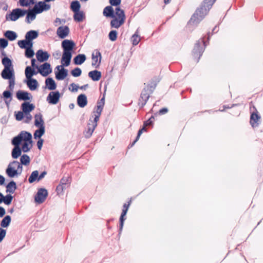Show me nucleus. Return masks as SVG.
<instances>
[{
    "label": "nucleus",
    "mask_w": 263,
    "mask_h": 263,
    "mask_svg": "<svg viewBox=\"0 0 263 263\" xmlns=\"http://www.w3.org/2000/svg\"><path fill=\"white\" fill-rule=\"evenodd\" d=\"M216 0H203L201 6L198 8L190 20L191 23H199L208 13Z\"/></svg>",
    "instance_id": "1"
},
{
    "label": "nucleus",
    "mask_w": 263,
    "mask_h": 263,
    "mask_svg": "<svg viewBox=\"0 0 263 263\" xmlns=\"http://www.w3.org/2000/svg\"><path fill=\"white\" fill-rule=\"evenodd\" d=\"M160 79L158 77H154L145 85L138 100V104L139 106L143 107L146 104L150 95L153 93Z\"/></svg>",
    "instance_id": "2"
},
{
    "label": "nucleus",
    "mask_w": 263,
    "mask_h": 263,
    "mask_svg": "<svg viewBox=\"0 0 263 263\" xmlns=\"http://www.w3.org/2000/svg\"><path fill=\"white\" fill-rule=\"evenodd\" d=\"M61 46L63 50L61 62H64L63 65L67 67L70 63L72 51L75 46V44L72 40H65L62 41Z\"/></svg>",
    "instance_id": "3"
},
{
    "label": "nucleus",
    "mask_w": 263,
    "mask_h": 263,
    "mask_svg": "<svg viewBox=\"0 0 263 263\" xmlns=\"http://www.w3.org/2000/svg\"><path fill=\"white\" fill-rule=\"evenodd\" d=\"M206 44L204 38H202L201 41H198L194 45L192 51V56L193 59L198 62L204 52Z\"/></svg>",
    "instance_id": "4"
},
{
    "label": "nucleus",
    "mask_w": 263,
    "mask_h": 263,
    "mask_svg": "<svg viewBox=\"0 0 263 263\" xmlns=\"http://www.w3.org/2000/svg\"><path fill=\"white\" fill-rule=\"evenodd\" d=\"M32 137V135L30 133L26 131H22L17 136L12 139L11 143L14 147H20L22 141H31Z\"/></svg>",
    "instance_id": "5"
},
{
    "label": "nucleus",
    "mask_w": 263,
    "mask_h": 263,
    "mask_svg": "<svg viewBox=\"0 0 263 263\" xmlns=\"http://www.w3.org/2000/svg\"><path fill=\"white\" fill-rule=\"evenodd\" d=\"M27 13V10H23L20 8L13 9L12 12L6 15V20H11L15 21L21 17H23Z\"/></svg>",
    "instance_id": "6"
},
{
    "label": "nucleus",
    "mask_w": 263,
    "mask_h": 263,
    "mask_svg": "<svg viewBox=\"0 0 263 263\" xmlns=\"http://www.w3.org/2000/svg\"><path fill=\"white\" fill-rule=\"evenodd\" d=\"M99 120H95V118L93 119V120H91V118L89 119L88 123L87 125V128L86 130L84 132V135L85 138H90L95 129L97 126V122Z\"/></svg>",
    "instance_id": "7"
},
{
    "label": "nucleus",
    "mask_w": 263,
    "mask_h": 263,
    "mask_svg": "<svg viewBox=\"0 0 263 263\" xmlns=\"http://www.w3.org/2000/svg\"><path fill=\"white\" fill-rule=\"evenodd\" d=\"M125 18L124 10L116 7V28H119L124 23Z\"/></svg>",
    "instance_id": "8"
},
{
    "label": "nucleus",
    "mask_w": 263,
    "mask_h": 263,
    "mask_svg": "<svg viewBox=\"0 0 263 263\" xmlns=\"http://www.w3.org/2000/svg\"><path fill=\"white\" fill-rule=\"evenodd\" d=\"M48 196L47 190L44 188L38 190L36 195L35 196V201L37 203L44 202Z\"/></svg>",
    "instance_id": "9"
},
{
    "label": "nucleus",
    "mask_w": 263,
    "mask_h": 263,
    "mask_svg": "<svg viewBox=\"0 0 263 263\" xmlns=\"http://www.w3.org/2000/svg\"><path fill=\"white\" fill-rule=\"evenodd\" d=\"M103 14L106 17L114 18L111 21L110 25L112 27H115V14L111 6H106L103 10Z\"/></svg>",
    "instance_id": "10"
},
{
    "label": "nucleus",
    "mask_w": 263,
    "mask_h": 263,
    "mask_svg": "<svg viewBox=\"0 0 263 263\" xmlns=\"http://www.w3.org/2000/svg\"><path fill=\"white\" fill-rule=\"evenodd\" d=\"M105 104V95L97 102L96 110L93 111L95 120H99Z\"/></svg>",
    "instance_id": "11"
},
{
    "label": "nucleus",
    "mask_w": 263,
    "mask_h": 263,
    "mask_svg": "<svg viewBox=\"0 0 263 263\" xmlns=\"http://www.w3.org/2000/svg\"><path fill=\"white\" fill-rule=\"evenodd\" d=\"M101 58L100 52L97 49L94 50L92 53V66L96 68H99L101 63Z\"/></svg>",
    "instance_id": "12"
},
{
    "label": "nucleus",
    "mask_w": 263,
    "mask_h": 263,
    "mask_svg": "<svg viewBox=\"0 0 263 263\" xmlns=\"http://www.w3.org/2000/svg\"><path fill=\"white\" fill-rule=\"evenodd\" d=\"M50 9V5L47 4L44 2H39L35 4L33 9L37 14L41 13L44 11H47Z\"/></svg>",
    "instance_id": "13"
},
{
    "label": "nucleus",
    "mask_w": 263,
    "mask_h": 263,
    "mask_svg": "<svg viewBox=\"0 0 263 263\" xmlns=\"http://www.w3.org/2000/svg\"><path fill=\"white\" fill-rule=\"evenodd\" d=\"M38 72L43 77L47 76L52 72L50 64L47 62L43 64L39 67Z\"/></svg>",
    "instance_id": "14"
},
{
    "label": "nucleus",
    "mask_w": 263,
    "mask_h": 263,
    "mask_svg": "<svg viewBox=\"0 0 263 263\" xmlns=\"http://www.w3.org/2000/svg\"><path fill=\"white\" fill-rule=\"evenodd\" d=\"M60 97V93L58 91H51L49 93L47 101L50 104H56L58 102Z\"/></svg>",
    "instance_id": "15"
},
{
    "label": "nucleus",
    "mask_w": 263,
    "mask_h": 263,
    "mask_svg": "<svg viewBox=\"0 0 263 263\" xmlns=\"http://www.w3.org/2000/svg\"><path fill=\"white\" fill-rule=\"evenodd\" d=\"M255 112L251 114L250 123L253 127H257L258 125V122L260 119V116L258 115L257 109L254 107Z\"/></svg>",
    "instance_id": "16"
},
{
    "label": "nucleus",
    "mask_w": 263,
    "mask_h": 263,
    "mask_svg": "<svg viewBox=\"0 0 263 263\" xmlns=\"http://www.w3.org/2000/svg\"><path fill=\"white\" fill-rule=\"evenodd\" d=\"M130 203H131V200H129L127 203H125L123 206L122 212V213H121V216L120 218V225L121 229H122L124 221L126 219V218L125 217L126 215L127 212L128 208L130 205Z\"/></svg>",
    "instance_id": "17"
},
{
    "label": "nucleus",
    "mask_w": 263,
    "mask_h": 263,
    "mask_svg": "<svg viewBox=\"0 0 263 263\" xmlns=\"http://www.w3.org/2000/svg\"><path fill=\"white\" fill-rule=\"evenodd\" d=\"M37 60L40 62H44L48 60L50 54L47 51H43L42 49H39L36 53Z\"/></svg>",
    "instance_id": "18"
},
{
    "label": "nucleus",
    "mask_w": 263,
    "mask_h": 263,
    "mask_svg": "<svg viewBox=\"0 0 263 263\" xmlns=\"http://www.w3.org/2000/svg\"><path fill=\"white\" fill-rule=\"evenodd\" d=\"M16 98L19 100L28 101L32 99V96L27 91L18 90L16 93Z\"/></svg>",
    "instance_id": "19"
},
{
    "label": "nucleus",
    "mask_w": 263,
    "mask_h": 263,
    "mask_svg": "<svg viewBox=\"0 0 263 263\" xmlns=\"http://www.w3.org/2000/svg\"><path fill=\"white\" fill-rule=\"evenodd\" d=\"M69 33V29L68 26H60L57 29V34L61 39L66 37Z\"/></svg>",
    "instance_id": "20"
},
{
    "label": "nucleus",
    "mask_w": 263,
    "mask_h": 263,
    "mask_svg": "<svg viewBox=\"0 0 263 263\" xmlns=\"http://www.w3.org/2000/svg\"><path fill=\"white\" fill-rule=\"evenodd\" d=\"M2 77L4 79H10L14 78L13 67L11 68H4L1 73Z\"/></svg>",
    "instance_id": "21"
},
{
    "label": "nucleus",
    "mask_w": 263,
    "mask_h": 263,
    "mask_svg": "<svg viewBox=\"0 0 263 263\" xmlns=\"http://www.w3.org/2000/svg\"><path fill=\"white\" fill-rule=\"evenodd\" d=\"M34 108L35 106L28 102H24L21 105V108L24 114L30 113Z\"/></svg>",
    "instance_id": "22"
},
{
    "label": "nucleus",
    "mask_w": 263,
    "mask_h": 263,
    "mask_svg": "<svg viewBox=\"0 0 263 263\" xmlns=\"http://www.w3.org/2000/svg\"><path fill=\"white\" fill-rule=\"evenodd\" d=\"M12 94L10 91L5 90L3 93V97L4 99L5 102L7 106H9L10 102L11 101ZM2 99V96H0V102Z\"/></svg>",
    "instance_id": "23"
},
{
    "label": "nucleus",
    "mask_w": 263,
    "mask_h": 263,
    "mask_svg": "<svg viewBox=\"0 0 263 263\" xmlns=\"http://www.w3.org/2000/svg\"><path fill=\"white\" fill-rule=\"evenodd\" d=\"M34 125L37 127H45L43 116L41 113L36 114L34 116Z\"/></svg>",
    "instance_id": "24"
},
{
    "label": "nucleus",
    "mask_w": 263,
    "mask_h": 263,
    "mask_svg": "<svg viewBox=\"0 0 263 263\" xmlns=\"http://www.w3.org/2000/svg\"><path fill=\"white\" fill-rule=\"evenodd\" d=\"M39 32L35 30H30L28 31L25 35V39L29 42L32 43V41L37 37Z\"/></svg>",
    "instance_id": "25"
},
{
    "label": "nucleus",
    "mask_w": 263,
    "mask_h": 263,
    "mask_svg": "<svg viewBox=\"0 0 263 263\" xmlns=\"http://www.w3.org/2000/svg\"><path fill=\"white\" fill-rule=\"evenodd\" d=\"M77 104L82 108L84 107L87 104V99L85 95L81 94L77 98Z\"/></svg>",
    "instance_id": "26"
},
{
    "label": "nucleus",
    "mask_w": 263,
    "mask_h": 263,
    "mask_svg": "<svg viewBox=\"0 0 263 263\" xmlns=\"http://www.w3.org/2000/svg\"><path fill=\"white\" fill-rule=\"evenodd\" d=\"M55 78L58 80L64 79L68 75V70L64 68H61L60 71L55 72Z\"/></svg>",
    "instance_id": "27"
},
{
    "label": "nucleus",
    "mask_w": 263,
    "mask_h": 263,
    "mask_svg": "<svg viewBox=\"0 0 263 263\" xmlns=\"http://www.w3.org/2000/svg\"><path fill=\"white\" fill-rule=\"evenodd\" d=\"M27 16L26 17L25 21L28 24H30L31 21L35 18L36 14H37L33 9H29L27 11Z\"/></svg>",
    "instance_id": "28"
},
{
    "label": "nucleus",
    "mask_w": 263,
    "mask_h": 263,
    "mask_svg": "<svg viewBox=\"0 0 263 263\" xmlns=\"http://www.w3.org/2000/svg\"><path fill=\"white\" fill-rule=\"evenodd\" d=\"M88 77L93 81H98L101 78V72L97 70H92L88 73Z\"/></svg>",
    "instance_id": "29"
},
{
    "label": "nucleus",
    "mask_w": 263,
    "mask_h": 263,
    "mask_svg": "<svg viewBox=\"0 0 263 263\" xmlns=\"http://www.w3.org/2000/svg\"><path fill=\"white\" fill-rule=\"evenodd\" d=\"M25 82L31 90H35L38 86V82L34 79H28Z\"/></svg>",
    "instance_id": "30"
},
{
    "label": "nucleus",
    "mask_w": 263,
    "mask_h": 263,
    "mask_svg": "<svg viewBox=\"0 0 263 263\" xmlns=\"http://www.w3.org/2000/svg\"><path fill=\"white\" fill-rule=\"evenodd\" d=\"M6 172L7 175L10 178L14 177L15 176L20 174H19V170L14 169V168H11V166H8L6 170Z\"/></svg>",
    "instance_id": "31"
},
{
    "label": "nucleus",
    "mask_w": 263,
    "mask_h": 263,
    "mask_svg": "<svg viewBox=\"0 0 263 263\" xmlns=\"http://www.w3.org/2000/svg\"><path fill=\"white\" fill-rule=\"evenodd\" d=\"M86 55L84 54H79L73 59V63L75 65H81L86 60Z\"/></svg>",
    "instance_id": "32"
},
{
    "label": "nucleus",
    "mask_w": 263,
    "mask_h": 263,
    "mask_svg": "<svg viewBox=\"0 0 263 263\" xmlns=\"http://www.w3.org/2000/svg\"><path fill=\"white\" fill-rule=\"evenodd\" d=\"M45 84L48 89L51 90H54L56 88L57 85L55 81L51 78H48L45 81Z\"/></svg>",
    "instance_id": "33"
},
{
    "label": "nucleus",
    "mask_w": 263,
    "mask_h": 263,
    "mask_svg": "<svg viewBox=\"0 0 263 263\" xmlns=\"http://www.w3.org/2000/svg\"><path fill=\"white\" fill-rule=\"evenodd\" d=\"M32 43L29 42L26 39L25 40H20L18 42V45L22 49H26L27 48H28V47H32Z\"/></svg>",
    "instance_id": "34"
},
{
    "label": "nucleus",
    "mask_w": 263,
    "mask_h": 263,
    "mask_svg": "<svg viewBox=\"0 0 263 263\" xmlns=\"http://www.w3.org/2000/svg\"><path fill=\"white\" fill-rule=\"evenodd\" d=\"M4 35L10 41L15 40L17 37L16 33L11 30L6 31L4 33Z\"/></svg>",
    "instance_id": "35"
},
{
    "label": "nucleus",
    "mask_w": 263,
    "mask_h": 263,
    "mask_svg": "<svg viewBox=\"0 0 263 263\" xmlns=\"http://www.w3.org/2000/svg\"><path fill=\"white\" fill-rule=\"evenodd\" d=\"M32 140L31 139V141H24V142L23 143L21 149L24 153H26L29 152L31 148H32Z\"/></svg>",
    "instance_id": "36"
},
{
    "label": "nucleus",
    "mask_w": 263,
    "mask_h": 263,
    "mask_svg": "<svg viewBox=\"0 0 263 263\" xmlns=\"http://www.w3.org/2000/svg\"><path fill=\"white\" fill-rule=\"evenodd\" d=\"M16 189V183L13 181H11L7 185H6V192L13 193L15 190Z\"/></svg>",
    "instance_id": "37"
},
{
    "label": "nucleus",
    "mask_w": 263,
    "mask_h": 263,
    "mask_svg": "<svg viewBox=\"0 0 263 263\" xmlns=\"http://www.w3.org/2000/svg\"><path fill=\"white\" fill-rule=\"evenodd\" d=\"M33 134L34 139H41V137L45 134V127H38Z\"/></svg>",
    "instance_id": "38"
},
{
    "label": "nucleus",
    "mask_w": 263,
    "mask_h": 263,
    "mask_svg": "<svg viewBox=\"0 0 263 263\" xmlns=\"http://www.w3.org/2000/svg\"><path fill=\"white\" fill-rule=\"evenodd\" d=\"M22 151L20 147H14L11 153L12 157L14 159L18 158L21 155Z\"/></svg>",
    "instance_id": "39"
},
{
    "label": "nucleus",
    "mask_w": 263,
    "mask_h": 263,
    "mask_svg": "<svg viewBox=\"0 0 263 263\" xmlns=\"http://www.w3.org/2000/svg\"><path fill=\"white\" fill-rule=\"evenodd\" d=\"M130 41L134 46L137 45L140 41V37L139 35V31L138 30L132 36Z\"/></svg>",
    "instance_id": "40"
},
{
    "label": "nucleus",
    "mask_w": 263,
    "mask_h": 263,
    "mask_svg": "<svg viewBox=\"0 0 263 263\" xmlns=\"http://www.w3.org/2000/svg\"><path fill=\"white\" fill-rule=\"evenodd\" d=\"M80 7L81 5L78 1H74L71 2L70 9L73 12H77L80 11Z\"/></svg>",
    "instance_id": "41"
},
{
    "label": "nucleus",
    "mask_w": 263,
    "mask_h": 263,
    "mask_svg": "<svg viewBox=\"0 0 263 263\" xmlns=\"http://www.w3.org/2000/svg\"><path fill=\"white\" fill-rule=\"evenodd\" d=\"M71 183L70 178L67 176H64L60 180V183L64 186L65 187L68 188Z\"/></svg>",
    "instance_id": "42"
},
{
    "label": "nucleus",
    "mask_w": 263,
    "mask_h": 263,
    "mask_svg": "<svg viewBox=\"0 0 263 263\" xmlns=\"http://www.w3.org/2000/svg\"><path fill=\"white\" fill-rule=\"evenodd\" d=\"M11 217L9 215L6 216L2 220L1 226L3 228H7L11 222Z\"/></svg>",
    "instance_id": "43"
},
{
    "label": "nucleus",
    "mask_w": 263,
    "mask_h": 263,
    "mask_svg": "<svg viewBox=\"0 0 263 263\" xmlns=\"http://www.w3.org/2000/svg\"><path fill=\"white\" fill-rule=\"evenodd\" d=\"M2 64L4 66V68H11L12 67L11 60L7 57L3 58Z\"/></svg>",
    "instance_id": "44"
},
{
    "label": "nucleus",
    "mask_w": 263,
    "mask_h": 263,
    "mask_svg": "<svg viewBox=\"0 0 263 263\" xmlns=\"http://www.w3.org/2000/svg\"><path fill=\"white\" fill-rule=\"evenodd\" d=\"M8 166H11V168H14V169L19 170V174H21L23 170V167L18 161H13L11 163H10Z\"/></svg>",
    "instance_id": "45"
},
{
    "label": "nucleus",
    "mask_w": 263,
    "mask_h": 263,
    "mask_svg": "<svg viewBox=\"0 0 263 263\" xmlns=\"http://www.w3.org/2000/svg\"><path fill=\"white\" fill-rule=\"evenodd\" d=\"M74 14L73 15L74 20L80 22H82L84 18V14L83 11H79L77 12H74Z\"/></svg>",
    "instance_id": "46"
},
{
    "label": "nucleus",
    "mask_w": 263,
    "mask_h": 263,
    "mask_svg": "<svg viewBox=\"0 0 263 263\" xmlns=\"http://www.w3.org/2000/svg\"><path fill=\"white\" fill-rule=\"evenodd\" d=\"M146 128H147V127L145 126V125L143 124L142 128L138 131V135H137V136L136 139L131 144V145H130L131 147H132L138 141L141 135L143 133V132L147 131Z\"/></svg>",
    "instance_id": "47"
},
{
    "label": "nucleus",
    "mask_w": 263,
    "mask_h": 263,
    "mask_svg": "<svg viewBox=\"0 0 263 263\" xmlns=\"http://www.w3.org/2000/svg\"><path fill=\"white\" fill-rule=\"evenodd\" d=\"M39 172L37 171H34L32 172L30 176L29 177L28 181L30 183H32L34 182L38 178Z\"/></svg>",
    "instance_id": "48"
},
{
    "label": "nucleus",
    "mask_w": 263,
    "mask_h": 263,
    "mask_svg": "<svg viewBox=\"0 0 263 263\" xmlns=\"http://www.w3.org/2000/svg\"><path fill=\"white\" fill-rule=\"evenodd\" d=\"M20 161L21 164L27 165L30 163V160L29 157L28 155L24 154L21 156Z\"/></svg>",
    "instance_id": "49"
},
{
    "label": "nucleus",
    "mask_w": 263,
    "mask_h": 263,
    "mask_svg": "<svg viewBox=\"0 0 263 263\" xmlns=\"http://www.w3.org/2000/svg\"><path fill=\"white\" fill-rule=\"evenodd\" d=\"M72 76L74 77H78L81 76L82 73L81 69L79 67H76L71 71Z\"/></svg>",
    "instance_id": "50"
},
{
    "label": "nucleus",
    "mask_w": 263,
    "mask_h": 263,
    "mask_svg": "<svg viewBox=\"0 0 263 263\" xmlns=\"http://www.w3.org/2000/svg\"><path fill=\"white\" fill-rule=\"evenodd\" d=\"M13 199V196L11 195H7L6 196H4L3 201L5 204L9 205Z\"/></svg>",
    "instance_id": "51"
},
{
    "label": "nucleus",
    "mask_w": 263,
    "mask_h": 263,
    "mask_svg": "<svg viewBox=\"0 0 263 263\" xmlns=\"http://www.w3.org/2000/svg\"><path fill=\"white\" fill-rule=\"evenodd\" d=\"M31 48L32 47H28V48H27L25 50V54L28 58H32L34 54V51L31 49Z\"/></svg>",
    "instance_id": "52"
},
{
    "label": "nucleus",
    "mask_w": 263,
    "mask_h": 263,
    "mask_svg": "<svg viewBox=\"0 0 263 263\" xmlns=\"http://www.w3.org/2000/svg\"><path fill=\"white\" fill-rule=\"evenodd\" d=\"M25 73L27 80L32 79L31 78V67L27 66L25 68Z\"/></svg>",
    "instance_id": "53"
},
{
    "label": "nucleus",
    "mask_w": 263,
    "mask_h": 263,
    "mask_svg": "<svg viewBox=\"0 0 263 263\" xmlns=\"http://www.w3.org/2000/svg\"><path fill=\"white\" fill-rule=\"evenodd\" d=\"M8 42L6 39L4 38L0 39V48H5L8 46Z\"/></svg>",
    "instance_id": "54"
},
{
    "label": "nucleus",
    "mask_w": 263,
    "mask_h": 263,
    "mask_svg": "<svg viewBox=\"0 0 263 263\" xmlns=\"http://www.w3.org/2000/svg\"><path fill=\"white\" fill-rule=\"evenodd\" d=\"M154 120V117L153 116H152L151 117H150L148 119V120L145 121L143 124L145 125V126H146V127L149 126L151 125H152Z\"/></svg>",
    "instance_id": "55"
},
{
    "label": "nucleus",
    "mask_w": 263,
    "mask_h": 263,
    "mask_svg": "<svg viewBox=\"0 0 263 263\" xmlns=\"http://www.w3.org/2000/svg\"><path fill=\"white\" fill-rule=\"evenodd\" d=\"M66 189H67L66 187H65L64 186H63V185H62L61 184H59L57 187V189H56V191L58 193V194H60V193H61L63 192V191L65 190Z\"/></svg>",
    "instance_id": "56"
},
{
    "label": "nucleus",
    "mask_w": 263,
    "mask_h": 263,
    "mask_svg": "<svg viewBox=\"0 0 263 263\" xmlns=\"http://www.w3.org/2000/svg\"><path fill=\"white\" fill-rule=\"evenodd\" d=\"M6 234V231L0 228V242L2 241Z\"/></svg>",
    "instance_id": "57"
},
{
    "label": "nucleus",
    "mask_w": 263,
    "mask_h": 263,
    "mask_svg": "<svg viewBox=\"0 0 263 263\" xmlns=\"http://www.w3.org/2000/svg\"><path fill=\"white\" fill-rule=\"evenodd\" d=\"M70 86L71 87H72V89H70V87L69 88V90L71 91H72V92H76V91H78V89L79 88V86L77 84L72 83H71L70 85Z\"/></svg>",
    "instance_id": "58"
},
{
    "label": "nucleus",
    "mask_w": 263,
    "mask_h": 263,
    "mask_svg": "<svg viewBox=\"0 0 263 263\" xmlns=\"http://www.w3.org/2000/svg\"><path fill=\"white\" fill-rule=\"evenodd\" d=\"M9 87L10 90H12L14 88V85H15L14 78H13L9 79Z\"/></svg>",
    "instance_id": "59"
},
{
    "label": "nucleus",
    "mask_w": 263,
    "mask_h": 263,
    "mask_svg": "<svg viewBox=\"0 0 263 263\" xmlns=\"http://www.w3.org/2000/svg\"><path fill=\"white\" fill-rule=\"evenodd\" d=\"M23 113L22 111H18L15 115V119L17 121H21L23 118Z\"/></svg>",
    "instance_id": "60"
},
{
    "label": "nucleus",
    "mask_w": 263,
    "mask_h": 263,
    "mask_svg": "<svg viewBox=\"0 0 263 263\" xmlns=\"http://www.w3.org/2000/svg\"><path fill=\"white\" fill-rule=\"evenodd\" d=\"M109 38L112 41H115V30H111L109 32Z\"/></svg>",
    "instance_id": "61"
},
{
    "label": "nucleus",
    "mask_w": 263,
    "mask_h": 263,
    "mask_svg": "<svg viewBox=\"0 0 263 263\" xmlns=\"http://www.w3.org/2000/svg\"><path fill=\"white\" fill-rule=\"evenodd\" d=\"M20 4L22 7H27L29 6L28 0H19Z\"/></svg>",
    "instance_id": "62"
},
{
    "label": "nucleus",
    "mask_w": 263,
    "mask_h": 263,
    "mask_svg": "<svg viewBox=\"0 0 263 263\" xmlns=\"http://www.w3.org/2000/svg\"><path fill=\"white\" fill-rule=\"evenodd\" d=\"M25 114V117H26L25 122L28 123L31 120L32 116L31 115V114L30 113H26Z\"/></svg>",
    "instance_id": "63"
},
{
    "label": "nucleus",
    "mask_w": 263,
    "mask_h": 263,
    "mask_svg": "<svg viewBox=\"0 0 263 263\" xmlns=\"http://www.w3.org/2000/svg\"><path fill=\"white\" fill-rule=\"evenodd\" d=\"M53 56L56 59H59L61 57V52L59 50H56L53 53Z\"/></svg>",
    "instance_id": "64"
}]
</instances>
